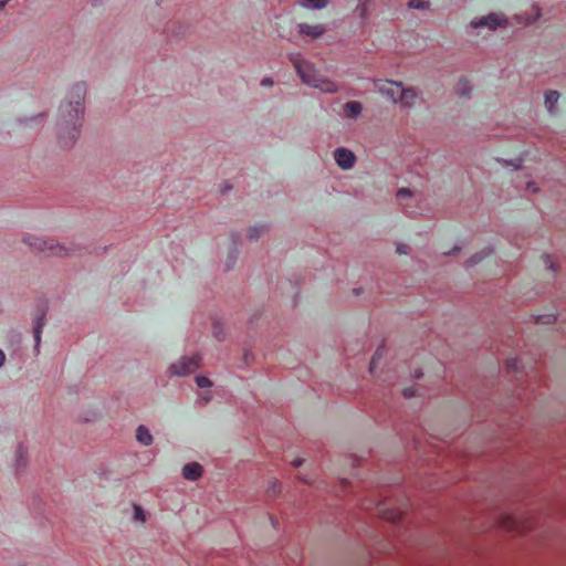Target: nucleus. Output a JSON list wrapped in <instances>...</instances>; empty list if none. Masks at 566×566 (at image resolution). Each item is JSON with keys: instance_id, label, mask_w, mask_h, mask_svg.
<instances>
[{"instance_id": "423d86ee", "label": "nucleus", "mask_w": 566, "mask_h": 566, "mask_svg": "<svg viewBox=\"0 0 566 566\" xmlns=\"http://www.w3.org/2000/svg\"><path fill=\"white\" fill-rule=\"evenodd\" d=\"M507 21L504 15L499 13H490L486 17L474 19L471 21L472 28L486 27L490 30H496L500 27L506 25Z\"/></svg>"}, {"instance_id": "c9c22d12", "label": "nucleus", "mask_w": 566, "mask_h": 566, "mask_svg": "<svg viewBox=\"0 0 566 566\" xmlns=\"http://www.w3.org/2000/svg\"><path fill=\"white\" fill-rule=\"evenodd\" d=\"M538 18H539V11H538V9H537V10H536V14H535L533 18H527V19H526V22H527V23H534Z\"/></svg>"}, {"instance_id": "a19ab883", "label": "nucleus", "mask_w": 566, "mask_h": 566, "mask_svg": "<svg viewBox=\"0 0 566 566\" xmlns=\"http://www.w3.org/2000/svg\"><path fill=\"white\" fill-rule=\"evenodd\" d=\"M459 250H460V248H457V247H455V248L453 249V252L444 251V252H443V254H453L455 251H459Z\"/></svg>"}, {"instance_id": "9b49d317", "label": "nucleus", "mask_w": 566, "mask_h": 566, "mask_svg": "<svg viewBox=\"0 0 566 566\" xmlns=\"http://www.w3.org/2000/svg\"><path fill=\"white\" fill-rule=\"evenodd\" d=\"M202 475V468L199 463H187L182 468V476L189 481H197Z\"/></svg>"}, {"instance_id": "ea45409f", "label": "nucleus", "mask_w": 566, "mask_h": 566, "mask_svg": "<svg viewBox=\"0 0 566 566\" xmlns=\"http://www.w3.org/2000/svg\"><path fill=\"white\" fill-rule=\"evenodd\" d=\"M10 0H0V11L7 6Z\"/></svg>"}, {"instance_id": "7ed1b4c3", "label": "nucleus", "mask_w": 566, "mask_h": 566, "mask_svg": "<svg viewBox=\"0 0 566 566\" xmlns=\"http://www.w3.org/2000/svg\"><path fill=\"white\" fill-rule=\"evenodd\" d=\"M377 88L380 94L405 107H411L417 101V93L411 88H405L398 82L380 81L377 83Z\"/></svg>"}, {"instance_id": "4468645a", "label": "nucleus", "mask_w": 566, "mask_h": 566, "mask_svg": "<svg viewBox=\"0 0 566 566\" xmlns=\"http://www.w3.org/2000/svg\"><path fill=\"white\" fill-rule=\"evenodd\" d=\"M471 90L472 87L467 77H461L455 85V92L460 97H468Z\"/></svg>"}, {"instance_id": "f257e3e1", "label": "nucleus", "mask_w": 566, "mask_h": 566, "mask_svg": "<svg viewBox=\"0 0 566 566\" xmlns=\"http://www.w3.org/2000/svg\"><path fill=\"white\" fill-rule=\"evenodd\" d=\"M85 95V83H75L67 92L66 102L62 103L59 108L57 127L63 147L72 146L80 136Z\"/></svg>"}, {"instance_id": "1a4fd4ad", "label": "nucleus", "mask_w": 566, "mask_h": 566, "mask_svg": "<svg viewBox=\"0 0 566 566\" xmlns=\"http://www.w3.org/2000/svg\"><path fill=\"white\" fill-rule=\"evenodd\" d=\"M45 315H46L45 310H39L35 318H34L33 334H34V339H35V348L39 347L40 342H41L42 328L45 325Z\"/></svg>"}, {"instance_id": "6e6552de", "label": "nucleus", "mask_w": 566, "mask_h": 566, "mask_svg": "<svg viewBox=\"0 0 566 566\" xmlns=\"http://www.w3.org/2000/svg\"><path fill=\"white\" fill-rule=\"evenodd\" d=\"M298 29L301 34L310 36L311 39L319 38L325 33L323 24L300 23Z\"/></svg>"}, {"instance_id": "c85d7f7f", "label": "nucleus", "mask_w": 566, "mask_h": 566, "mask_svg": "<svg viewBox=\"0 0 566 566\" xmlns=\"http://www.w3.org/2000/svg\"><path fill=\"white\" fill-rule=\"evenodd\" d=\"M544 262H545V264H546V266H547L548 269H551L552 271H554V270H555L554 262L552 261V259H551V256H549V255H545V256H544Z\"/></svg>"}, {"instance_id": "58836bf2", "label": "nucleus", "mask_w": 566, "mask_h": 566, "mask_svg": "<svg viewBox=\"0 0 566 566\" xmlns=\"http://www.w3.org/2000/svg\"><path fill=\"white\" fill-rule=\"evenodd\" d=\"M6 361V355L0 349V367L3 366Z\"/></svg>"}, {"instance_id": "4be33fe9", "label": "nucleus", "mask_w": 566, "mask_h": 566, "mask_svg": "<svg viewBox=\"0 0 566 566\" xmlns=\"http://www.w3.org/2000/svg\"><path fill=\"white\" fill-rule=\"evenodd\" d=\"M196 384L200 388H208V387H210L212 385L210 379L205 377V376H197L196 377Z\"/></svg>"}, {"instance_id": "39448f33", "label": "nucleus", "mask_w": 566, "mask_h": 566, "mask_svg": "<svg viewBox=\"0 0 566 566\" xmlns=\"http://www.w3.org/2000/svg\"><path fill=\"white\" fill-rule=\"evenodd\" d=\"M200 366V359L198 356L182 357L178 361L171 365L170 370L174 375L185 376L195 371Z\"/></svg>"}, {"instance_id": "79ce46f5", "label": "nucleus", "mask_w": 566, "mask_h": 566, "mask_svg": "<svg viewBox=\"0 0 566 566\" xmlns=\"http://www.w3.org/2000/svg\"><path fill=\"white\" fill-rule=\"evenodd\" d=\"M513 166H514L515 168H518V167L521 166V160H518V163H517V164H513Z\"/></svg>"}, {"instance_id": "6ab92c4d", "label": "nucleus", "mask_w": 566, "mask_h": 566, "mask_svg": "<svg viewBox=\"0 0 566 566\" xmlns=\"http://www.w3.org/2000/svg\"><path fill=\"white\" fill-rule=\"evenodd\" d=\"M266 492L271 495H276L281 492V483L280 481L272 479L268 483Z\"/></svg>"}, {"instance_id": "aec40b11", "label": "nucleus", "mask_w": 566, "mask_h": 566, "mask_svg": "<svg viewBox=\"0 0 566 566\" xmlns=\"http://www.w3.org/2000/svg\"><path fill=\"white\" fill-rule=\"evenodd\" d=\"M133 509H134V516H133L134 520L137 522H140V523H145L146 522V513L143 510V507L138 504H134Z\"/></svg>"}, {"instance_id": "412c9836", "label": "nucleus", "mask_w": 566, "mask_h": 566, "mask_svg": "<svg viewBox=\"0 0 566 566\" xmlns=\"http://www.w3.org/2000/svg\"><path fill=\"white\" fill-rule=\"evenodd\" d=\"M265 230L264 226H254L251 227L248 231V237L251 240L259 239L261 237V233Z\"/></svg>"}, {"instance_id": "f8f14e48", "label": "nucleus", "mask_w": 566, "mask_h": 566, "mask_svg": "<svg viewBox=\"0 0 566 566\" xmlns=\"http://www.w3.org/2000/svg\"><path fill=\"white\" fill-rule=\"evenodd\" d=\"M136 439L144 446H150L153 443V436L150 434L149 430L143 424H140L136 430Z\"/></svg>"}, {"instance_id": "cd10ccee", "label": "nucleus", "mask_w": 566, "mask_h": 566, "mask_svg": "<svg viewBox=\"0 0 566 566\" xmlns=\"http://www.w3.org/2000/svg\"><path fill=\"white\" fill-rule=\"evenodd\" d=\"M416 395V389L413 387H407L403 389V396L406 398H411Z\"/></svg>"}, {"instance_id": "f3484780", "label": "nucleus", "mask_w": 566, "mask_h": 566, "mask_svg": "<svg viewBox=\"0 0 566 566\" xmlns=\"http://www.w3.org/2000/svg\"><path fill=\"white\" fill-rule=\"evenodd\" d=\"M555 321H556V316L553 313H546V314H541V315L535 316V322L537 324L549 325V324L555 323Z\"/></svg>"}, {"instance_id": "5701e85b", "label": "nucleus", "mask_w": 566, "mask_h": 566, "mask_svg": "<svg viewBox=\"0 0 566 566\" xmlns=\"http://www.w3.org/2000/svg\"><path fill=\"white\" fill-rule=\"evenodd\" d=\"M359 3L357 6V10L359 11V14L361 18L367 17V4L370 0H358Z\"/></svg>"}, {"instance_id": "bb28decb", "label": "nucleus", "mask_w": 566, "mask_h": 566, "mask_svg": "<svg viewBox=\"0 0 566 566\" xmlns=\"http://www.w3.org/2000/svg\"><path fill=\"white\" fill-rule=\"evenodd\" d=\"M506 366L509 369L516 370L518 366V360L516 358L507 359Z\"/></svg>"}, {"instance_id": "c756f323", "label": "nucleus", "mask_w": 566, "mask_h": 566, "mask_svg": "<svg viewBox=\"0 0 566 566\" xmlns=\"http://www.w3.org/2000/svg\"><path fill=\"white\" fill-rule=\"evenodd\" d=\"M407 196H410V190L407 189V188H401L397 192V197L398 198H403V197H407Z\"/></svg>"}, {"instance_id": "0eeeda50", "label": "nucleus", "mask_w": 566, "mask_h": 566, "mask_svg": "<svg viewBox=\"0 0 566 566\" xmlns=\"http://www.w3.org/2000/svg\"><path fill=\"white\" fill-rule=\"evenodd\" d=\"M335 160L343 169H349L354 166L356 157L353 151L346 148H337L335 150Z\"/></svg>"}, {"instance_id": "4c0bfd02", "label": "nucleus", "mask_w": 566, "mask_h": 566, "mask_svg": "<svg viewBox=\"0 0 566 566\" xmlns=\"http://www.w3.org/2000/svg\"><path fill=\"white\" fill-rule=\"evenodd\" d=\"M303 462H304V460H303V459L297 458V459H294V460L292 461V464H293L295 468H298V467H301V465L303 464Z\"/></svg>"}, {"instance_id": "f03ea898", "label": "nucleus", "mask_w": 566, "mask_h": 566, "mask_svg": "<svg viewBox=\"0 0 566 566\" xmlns=\"http://www.w3.org/2000/svg\"><path fill=\"white\" fill-rule=\"evenodd\" d=\"M290 61L293 63L302 82L308 86L315 87L324 93H336L338 86L335 82L321 75L314 65L303 59L300 53H291Z\"/></svg>"}, {"instance_id": "473e14b6", "label": "nucleus", "mask_w": 566, "mask_h": 566, "mask_svg": "<svg viewBox=\"0 0 566 566\" xmlns=\"http://www.w3.org/2000/svg\"><path fill=\"white\" fill-rule=\"evenodd\" d=\"M273 83H274V82H273V80H272V78H270V77H265V78H263V80H262L261 85H262V86H268V87H270V86H272V85H273Z\"/></svg>"}, {"instance_id": "b1692460", "label": "nucleus", "mask_w": 566, "mask_h": 566, "mask_svg": "<svg viewBox=\"0 0 566 566\" xmlns=\"http://www.w3.org/2000/svg\"><path fill=\"white\" fill-rule=\"evenodd\" d=\"M429 0H410L409 7L413 9H423L428 6Z\"/></svg>"}, {"instance_id": "dca6fc26", "label": "nucleus", "mask_w": 566, "mask_h": 566, "mask_svg": "<svg viewBox=\"0 0 566 566\" xmlns=\"http://www.w3.org/2000/svg\"><path fill=\"white\" fill-rule=\"evenodd\" d=\"M329 0H300L301 4L305 8L322 9Z\"/></svg>"}, {"instance_id": "393cba45", "label": "nucleus", "mask_w": 566, "mask_h": 566, "mask_svg": "<svg viewBox=\"0 0 566 566\" xmlns=\"http://www.w3.org/2000/svg\"><path fill=\"white\" fill-rule=\"evenodd\" d=\"M381 357V353H380V349H378L375 355L373 356L371 358V361H370V371L374 373L375 369L377 368V364H378V360L380 359Z\"/></svg>"}, {"instance_id": "2eb2a0df", "label": "nucleus", "mask_w": 566, "mask_h": 566, "mask_svg": "<svg viewBox=\"0 0 566 566\" xmlns=\"http://www.w3.org/2000/svg\"><path fill=\"white\" fill-rule=\"evenodd\" d=\"M560 95L556 91H548L545 94V106L549 113L554 112L555 105L558 102Z\"/></svg>"}, {"instance_id": "a878e982", "label": "nucleus", "mask_w": 566, "mask_h": 566, "mask_svg": "<svg viewBox=\"0 0 566 566\" xmlns=\"http://www.w3.org/2000/svg\"><path fill=\"white\" fill-rule=\"evenodd\" d=\"M213 335L219 340L223 339V331H222L221 326L214 325Z\"/></svg>"}, {"instance_id": "20e7f679", "label": "nucleus", "mask_w": 566, "mask_h": 566, "mask_svg": "<svg viewBox=\"0 0 566 566\" xmlns=\"http://www.w3.org/2000/svg\"><path fill=\"white\" fill-rule=\"evenodd\" d=\"M27 243L34 250L45 253L46 255L63 256L67 254L66 248L55 243L53 240H43L40 238H28Z\"/></svg>"}, {"instance_id": "7c9ffc66", "label": "nucleus", "mask_w": 566, "mask_h": 566, "mask_svg": "<svg viewBox=\"0 0 566 566\" xmlns=\"http://www.w3.org/2000/svg\"><path fill=\"white\" fill-rule=\"evenodd\" d=\"M298 479L304 483H311L313 481V478L310 474H300Z\"/></svg>"}, {"instance_id": "ddd939ff", "label": "nucleus", "mask_w": 566, "mask_h": 566, "mask_svg": "<svg viewBox=\"0 0 566 566\" xmlns=\"http://www.w3.org/2000/svg\"><path fill=\"white\" fill-rule=\"evenodd\" d=\"M361 104L358 102H348L344 106L345 116L348 118H356L361 113Z\"/></svg>"}, {"instance_id": "72a5a7b5", "label": "nucleus", "mask_w": 566, "mask_h": 566, "mask_svg": "<svg viewBox=\"0 0 566 566\" xmlns=\"http://www.w3.org/2000/svg\"><path fill=\"white\" fill-rule=\"evenodd\" d=\"M23 458H24V449L20 447L17 451V462L19 463L20 460H22Z\"/></svg>"}, {"instance_id": "9d476101", "label": "nucleus", "mask_w": 566, "mask_h": 566, "mask_svg": "<svg viewBox=\"0 0 566 566\" xmlns=\"http://www.w3.org/2000/svg\"><path fill=\"white\" fill-rule=\"evenodd\" d=\"M501 525L510 532H523L526 526L513 515H504L501 518Z\"/></svg>"}, {"instance_id": "e433bc0d", "label": "nucleus", "mask_w": 566, "mask_h": 566, "mask_svg": "<svg viewBox=\"0 0 566 566\" xmlns=\"http://www.w3.org/2000/svg\"><path fill=\"white\" fill-rule=\"evenodd\" d=\"M406 249H407V247H406V245H403V244H399V245H397V252H398L399 254H407Z\"/></svg>"}, {"instance_id": "f704fd0d", "label": "nucleus", "mask_w": 566, "mask_h": 566, "mask_svg": "<svg viewBox=\"0 0 566 566\" xmlns=\"http://www.w3.org/2000/svg\"><path fill=\"white\" fill-rule=\"evenodd\" d=\"M526 190L532 191V192H536L538 190V188L535 187L534 182L530 181V182L526 184Z\"/></svg>"}, {"instance_id": "2f4dec72", "label": "nucleus", "mask_w": 566, "mask_h": 566, "mask_svg": "<svg viewBox=\"0 0 566 566\" xmlns=\"http://www.w3.org/2000/svg\"><path fill=\"white\" fill-rule=\"evenodd\" d=\"M378 512L381 513L384 515V517L387 518V520H390V521H395L396 520V516H395L394 512L384 513L380 510Z\"/></svg>"}, {"instance_id": "a211bd4d", "label": "nucleus", "mask_w": 566, "mask_h": 566, "mask_svg": "<svg viewBox=\"0 0 566 566\" xmlns=\"http://www.w3.org/2000/svg\"><path fill=\"white\" fill-rule=\"evenodd\" d=\"M491 253H492V249H490V248L482 250L481 252L474 254L469 260V265L479 263L480 261H482L485 256L490 255Z\"/></svg>"}]
</instances>
